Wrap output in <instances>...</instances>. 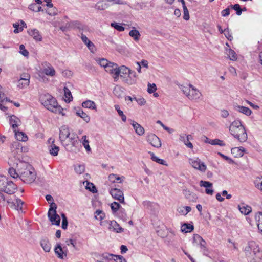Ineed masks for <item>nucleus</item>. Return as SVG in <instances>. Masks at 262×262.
Wrapping results in <instances>:
<instances>
[{
    "instance_id": "1",
    "label": "nucleus",
    "mask_w": 262,
    "mask_h": 262,
    "mask_svg": "<svg viewBox=\"0 0 262 262\" xmlns=\"http://www.w3.org/2000/svg\"><path fill=\"white\" fill-rule=\"evenodd\" d=\"M27 147H23L18 142L12 144L11 156L8 160L10 166H17L19 179L26 183H32L36 179L34 169L24 160V152L27 151Z\"/></svg>"
},
{
    "instance_id": "2",
    "label": "nucleus",
    "mask_w": 262,
    "mask_h": 262,
    "mask_svg": "<svg viewBox=\"0 0 262 262\" xmlns=\"http://www.w3.org/2000/svg\"><path fill=\"white\" fill-rule=\"evenodd\" d=\"M39 101L41 104L49 111L58 114L64 115L63 109L58 105L56 99L49 94H42L40 95Z\"/></svg>"
},
{
    "instance_id": "3",
    "label": "nucleus",
    "mask_w": 262,
    "mask_h": 262,
    "mask_svg": "<svg viewBox=\"0 0 262 262\" xmlns=\"http://www.w3.org/2000/svg\"><path fill=\"white\" fill-rule=\"evenodd\" d=\"M16 185L12 181H9L6 177L0 176V199L5 202L6 200L3 192L8 194L14 193L16 190Z\"/></svg>"
},
{
    "instance_id": "4",
    "label": "nucleus",
    "mask_w": 262,
    "mask_h": 262,
    "mask_svg": "<svg viewBox=\"0 0 262 262\" xmlns=\"http://www.w3.org/2000/svg\"><path fill=\"white\" fill-rule=\"evenodd\" d=\"M59 139L64 145L71 143L74 146L77 142L76 136L71 134L69 128L65 125L61 126L60 128Z\"/></svg>"
},
{
    "instance_id": "5",
    "label": "nucleus",
    "mask_w": 262,
    "mask_h": 262,
    "mask_svg": "<svg viewBox=\"0 0 262 262\" xmlns=\"http://www.w3.org/2000/svg\"><path fill=\"white\" fill-rule=\"evenodd\" d=\"M181 90L190 100H196L201 96V92L191 84L181 85Z\"/></svg>"
},
{
    "instance_id": "6",
    "label": "nucleus",
    "mask_w": 262,
    "mask_h": 262,
    "mask_svg": "<svg viewBox=\"0 0 262 262\" xmlns=\"http://www.w3.org/2000/svg\"><path fill=\"white\" fill-rule=\"evenodd\" d=\"M260 247L259 245L254 241H249L246 245L243 247V250L245 253L247 260L253 256V255L256 253Z\"/></svg>"
},
{
    "instance_id": "7",
    "label": "nucleus",
    "mask_w": 262,
    "mask_h": 262,
    "mask_svg": "<svg viewBox=\"0 0 262 262\" xmlns=\"http://www.w3.org/2000/svg\"><path fill=\"white\" fill-rule=\"evenodd\" d=\"M48 212V217L52 225L59 226L60 223V217L56 213V204L52 202L50 206Z\"/></svg>"
},
{
    "instance_id": "8",
    "label": "nucleus",
    "mask_w": 262,
    "mask_h": 262,
    "mask_svg": "<svg viewBox=\"0 0 262 262\" xmlns=\"http://www.w3.org/2000/svg\"><path fill=\"white\" fill-rule=\"evenodd\" d=\"M189 163L195 169L201 172H205L207 169L205 164L202 162L198 157L189 158Z\"/></svg>"
},
{
    "instance_id": "9",
    "label": "nucleus",
    "mask_w": 262,
    "mask_h": 262,
    "mask_svg": "<svg viewBox=\"0 0 262 262\" xmlns=\"http://www.w3.org/2000/svg\"><path fill=\"white\" fill-rule=\"evenodd\" d=\"M40 72L51 77L56 75V71L51 63L43 62L41 63Z\"/></svg>"
},
{
    "instance_id": "10",
    "label": "nucleus",
    "mask_w": 262,
    "mask_h": 262,
    "mask_svg": "<svg viewBox=\"0 0 262 262\" xmlns=\"http://www.w3.org/2000/svg\"><path fill=\"white\" fill-rule=\"evenodd\" d=\"M132 72L133 71L124 66L118 67L117 71H116V76H114V78L117 80L120 75V77L124 79L128 74L132 73Z\"/></svg>"
},
{
    "instance_id": "11",
    "label": "nucleus",
    "mask_w": 262,
    "mask_h": 262,
    "mask_svg": "<svg viewBox=\"0 0 262 262\" xmlns=\"http://www.w3.org/2000/svg\"><path fill=\"white\" fill-rule=\"evenodd\" d=\"M101 225H108V228L110 230L120 233L123 231V229L120 227L119 225L114 220L113 221H104L101 223Z\"/></svg>"
},
{
    "instance_id": "12",
    "label": "nucleus",
    "mask_w": 262,
    "mask_h": 262,
    "mask_svg": "<svg viewBox=\"0 0 262 262\" xmlns=\"http://www.w3.org/2000/svg\"><path fill=\"white\" fill-rule=\"evenodd\" d=\"M193 243L195 245L199 246L202 252L207 251L205 241L204 240L199 234H194L193 237Z\"/></svg>"
},
{
    "instance_id": "13",
    "label": "nucleus",
    "mask_w": 262,
    "mask_h": 262,
    "mask_svg": "<svg viewBox=\"0 0 262 262\" xmlns=\"http://www.w3.org/2000/svg\"><path fill=\"white\" fill-rule=\"evenodd\" d=\"M54 251L59 258L64 259L67 256V248L66 247H62L60 243L56 244Z\"/></svg>"
},
{
    "instance_id": "14",
    "label": "nucleus",
    "mask_w": 262,
    "mask_h": 262,
    "mask_svg": "<svg viewBox=\"0 0 262 262\" xmlns=\"http://www.w3.org/2000/svg\"><path fill=\"white\" fill-rule=\"evenodd\" d=\"M147 142L152 146L156 148H160L161 146L160 139L155 134H149L146 137Z\"/></svg>"
},
{
    "instance_id": "15",
    "label": "nucleus",
    "mask_w": 262,
    "mask_h": 262,
    "mask_svg": "<svg viewBox=\"0 0 262 262\" xmlns=\"http://www.w3.org/2000/svg\"><path fill=\"white\" fill-rule=\"evenodd\" d=\"M110 193L114 199L118 200L120 203H124L123 192L120 189L113 188L110 190Z\"/></svg>"
},
{
    "instance_id": "16",
    "label": "nucleus",
    "mask_w": 262,
    "mask_h": 262,
    "mask_svg": "<svg viewBox=\"0 0 262 262\" xmlns=\"http://www.w3.org/2000/svg\"><path fill=\"white\" fill-rule=\"evenodd\" d=\"M6 201H7V203L11 208L17 211L22 210V207L24 204V202L22 201L20 199L17 198L13 201H11L9 199H6Z\"/></svg>"
},
{
    "instance_id": "17",
    "label": "nucleus",
    "mask_w": 262,
    "mask_h": 262,
    "mask_svg": "<svg viewBox=\"0 0 262 262\" xmlns=\"http://www.w3.org/2000/svg\"><path fill=\"white\" fill-rule=\"evenodd\" d=\"M55 140L52 138H50L48 142L50 145L48 146V150L50 154L53 156H56L58 154L59 147L54 144Z\"/></svg>"
},
{
    "instance_id": "18",
    "label": "nucleus",
    "mask_w": 262,
    "mask_h": 262,
    "mask_svg": "<svg viewBox=\"0 0 262 262\" xmlns=\"http://www.w3.org/2000/svg\"><path fill=\"white\" fill-rule=\"evenodd\" d=\"M233 136L241 142H245L247 139V134L244 126L240 127L239 130Z\"/></svg>"
},
{
    "instance_id": "19",
    "label": "nucleus",
    "mask_w": 262,
    "mask_h": 262,
    "mask_svg": "<svg viewBox=\"0 0 262 262\" xmlns=\"http://www.w3.org/2000/svg\"><path fill=\"white\" fill-rule=\"evenodd\" d=\"M102 257L103 259L105 260H113L116 262H126V260L123 257L119 255L104 253L102 254Z\"/></svg>"
},
{
    "instance_id": "20",
    "label": "nucleus",
    "mask_w": 262,
    "mask_h": 262,
    "mask_svg": "<svg viewBox=\"0 0 262 262\" xmlns=\"http://www.w3.org/2000/svg\"><path fill=\"white\" fill-rule=\"evenodd\" d=\"M30 76L28 74L24 75L23 77H21L18 81L17 86L19 89H24L29 85Z\"/></svg>"
},
{
    "instance_id": "21",
    "label": "nucleus",
    "mask_w": 262,
    "mask_h": 262,
    "mask_svg": "<svg viewBox=\"0 0 262 262\" xmlns=\"http://www.w3.org/2000/svg\"><path fill=\"white\" fill-rule=\"evenodd\" d=\"M123 81L129 85L135 84L137 82V75L135 72L133 71L132 73L128 74Z\"/></svg>"
},
{
    "instance_id": "22",
    "label": "nucleus",
    "mask_w": 262,
    "mask_h": 262,
    "mask_svg": "<svg viewBox=\"0 0 262 262\" xmlns=\"http://www.w3.org/2000/svg\"><path fill=\"white\" fill-rule=\"evenodd\" d=\"M212 183L208 181L201 180L200 182V186L206 188L205 192L207 194L212 195L214 192L212 189Z\"/></svg>"
},
{
    "instance_id": "23",
    "label": "nucleus",
    "mask_w": 262,
    "mask_h": 262,
    "mask_svg": "<svg viewBox=\"0 0 262 262\" xmlns=\"http://www.w3.org/2000/svg\"><path fill=\"white\" fill-rule=\"evenodd\" d=\"M243 126L239 120H236L234 121L229 127L230 133L231 135H233L237 132V130H239L240 127H242Z\"/></svg>"
},
{
    "instance_id": "24",
    "label": "nucleus",
    "mask_w": 262,
    "mask_h": 262,
    "mask_svg": "<svg viewBox=\"0 0 262 262\" xmlns=\"http://www.w3.org/2000/svg\"><path fill=\"white\" fill-rule=\"evenodd\" d=\"M28 33L36 41H41L42 40V36L38 30L31 29L28 30Z\"/></svg>"
},
{
    "instance_id": "25",
    "label": "nucleus",
    "mask_w": 262,
    "mask_h": 262,
    "mask_svg": "<svg viewBox=\"0 0 262 262\" xmlns=\"http://www.w3.org/2000/svg\"><path fill=\"white\" fill-rule=\"evenodd\" d=\"M9 123L14 132H15L16 128L20 125L21 121L18 117L14 115H12L10 116Z\"/></svg>"
},
{
    "instance_id": "26",
    "label": "nucleus",
    "mask_w": 262,
    "mask_h": 262,
    "mask_svg": "<svg viewBox=\"0 0 262 262\" xmlns=\"http://www.w3.org/2000/svg\"><path fill=\"white\" fill-rule=\"evenodd\" d=\"M81 39L82 41L86 45L88 49L90 50L92 53H95L96 51V48L94 43L91 41L87 37L84 35L81 34Z\"/></svg>"
},
{
    "instance_id": "27",
    "label": "nucleus",
    "mask_w": 262,
    "mask_h": 262,
    "mask_svg": "<svg viewBox=\"0 0 262 262\" xmlns=\"http://www.w3.org/2000/svg\"><path fill=\"white\" fill-rule=\"evenodd\" d=\"M130 124L132 125L136 133L139 136H142L145 133L144 128L139 123L133 120H130Z\"/></svg>"
},
{
    "instance_id": "28",
    "label": "nucleus",
    "mask_w": 262,
    "mask_h": 262,
    "mask_svg": "<svg viewBox=\"0 0 262 262\" xmlns=\"http://www.w3.org/2000/svg\"><path fill=\"white\" fill-rule=\"evenodd\" d=\"M248 262H262V250L260 248L253 255V256L250 257Z\"/></svg>"
},
{
    "instance_id": "29",
    "label": "nucleus",
    "mask_w": 262,
    "mask_h": 262,
    "mask_svg": "<svg viewBox=\"0 0 262 262\" xmlns=\"http://www.w3.org/2000/svg\"><path fill=\"white\" fill-rule=\"evenodd\" d=\"M117 64L113 62H110L106 67H105V70L107 72L112 74L114 77V76H116V71H117Z\"/></svg>"
},
{
    "instance_id": "30",
    "label": "nucleus",
    "mask_w": 262,
    "mask_h": 262,
    "mask_svg": "<svg viewBox=\"0 0 262 262\" xmlns=\"http://www.w3.org/2000/svg\"><path fill=\"white\" fill-rule=\"evenodd\" d=\"M234 110L246 116H250L252 113L251 110L249 109L248 107L241 105H235L234 106Z\"/></svg>"
},
{
    "instance_id": "31",
    "label": "nucleus",
    "mask_w": 262,
    "mask_h": 262,
    "mask_svg": "<svg viewBox=\"0 0 262 262\" xmlns=\"http://www.w3.org/2000/svg\"><path fill=\"white\" fill-rule=\"evenodd\" d=\"M191 138H192V136L190 135H186L183 134L180 135V140L183 142H184L186 146H187L189 148H192L193 145L189 141V139Z\"/></svg>"
},
{
    "instance_id": "32",
    "label": "nucleus",
    "mask_w": 262,
    "mask_h": 262,
    "mask_svg": "<svg viewBox=\"0 0 262 262\" xmlns=\"http://www.w3.org/2000/svg\"><path fill=\"white\" fill-rule=\"evenodd\" d=\"M238 209L241 213L244 215L249 214L252 211L251 207L244 203L239 204L238 205Z\"/></svg>"
},
{
    "instance_id": "33",
    "label": "nucleus",
    "mask_w": 262,
    "mask_h": 262,
    "mask_svg": "<svg viewBox=\"0 0 262 262\" xmlns=\"http://www.w3.org/2000/svg\"><path fill=\"white\" fill-rule=\"evenodd\" d=\"M108 180L112 183H121L125 179L124 177H119L117 174L112 173L108 176Z\"/></svg>"
},
{
    "instance_id": "34",
    "label": "nucleus",
    "mask_w": 262,
    "mask_h": 262,
    "mask_svg": "<svg viewBox=\"0 0 262 262\" xmlns=\"http://www.w3.org/2000/svg\"><path fill=\"white\" fill-rule=\"evenodd\" d=\"M254 218L259 231L262 232V212H258L255 213Z\"/></svg>"
},
{
    "instance_id": "35",
    "label": "nucleus",
    "mask_w": 262,
    "mask_h": 262,
    "mask_svg": "<svg viewBox=\"0 0 262 262\" xmlns=\"http://www.w3.org/2000/svg\"><path fill=\"white\" fill-rule=\"evenodd\" d=\"M245 151V149L242 147H234L231 149V153L235 157H242Z\"/></svg>"
},
{
    "instance_id": "36",
    "label": "nucleus",
    "mask_w": 262,
    "mask_h": 262,
    "mask_svg": "<svg viewBox=\"0 0 262 262\" xmlns=\"http://www.w3.org/2000/svg\"><path fill=\"white\" fill-rule=\"evenodd\" d=\"M80 141L87 152H89L91 151V148L89 145V141L88 139V137L86 135L83 136L80 140Z\"/></svg>"
},
{
    "instance_id": "37",
    "label": "nucleus",
    "mask_w": 262,
    "mask_h": 262,
    "mask_svg": "<svg viewBox=\"0 0 262 262\" xmlns=\"http://www.w3.org/2000/svg\"><path fill=\"white\" fill-rule=\"evenodd\" d=\"M191 210L190 206H180L177 209L178 212L182 215H187Z\"/></svg>"
},
{
    "instance_id": "38",
    "label": "nucleus",
    "mask_w": 262,
    "mask_h": 262,
    "mask_svg": "<svg viewBox=\"0 0 262 262\" xmlns=\"http://www.w3.org/2000/svg\"><path fill=\"white\" fill-rule=\"evenodd\" d=\"M40 245L43 248V250L46 252H50L51 250V244L47 239H43L40 241Z\"/></svg>"
},
{
    "instance_id": "39",
    "label": "nucleus",
    "mask_w": 262,
    "mask_h": 262,
    "mask_svg": "<svg viewBox=\"0 0 262 262\" xmlns=\"http://www.w3.org/2000/svg\"><path fill=\"white\" fill-rule=\"evenodd\" d=\"M10 167L9 169L8 172L11 177L13 178H19V176L18 174V171L17 169V166L15 165V166H10Z\"/></svg>"
},
{
    "instance_id": "40",
    "label": "nucleus",
    "mask_w": 262,
    "mask_h": 262,
    "mask_svg": "<svg viewBox=\"0 0 262 262\" xmlns=\"http://www.w3.org/2000/svg\"><path fill=\"white\" fill-rule=\"evenodd\" d=\"M114 94L118 98H122L124 95V91L123 88L117 85L113 90Z\"/></svg>"
},
{
    "instance_id": "41",
    "label": "nucleus",
    "mask_w": 262,
    "mask_h": 262,
    "mask_svg": "<svg viewBox=\"0 0 262 262\" xmlns=\"http://www.w3.org/2000/svg\"><path fill=\"white\" fill-rule=\"evenodd\" d=\"M82 106L83 107L92 109V110H96V105L95 103L91 100H86L83 102L82 103Z\"/></svg>"
},
{
    "instance_id": "42",
    "label": "nucleus",
    "mask_w": 262,
    "mask_h": 262,
    "mask_svg": "<svg viewBox=\"0 0 262 262\" xmlns=\"http://www.w3.org/2000/svg\"><path fill=\"white\" fill-rule=\"evenodd\" d=\"M15 135L16 138L17 140L20 141H26L28 139V137L27 135L24 134L23 132L16 131V129L15 130Z\"/></svg>"
},
{
    "instance_id": "43",
    "label": "nucleus",
    "mask_w": 262,
    "mask_h": 262,
    "mask_svg": "<svg viewBox=\"0 0 262 262\" xmlns=\"http://www.w3.org/2000/svg\"><path fill=\"white\" fill-rule=\"evenodd\" d=\"M226 54L228 56L230 59L233 61H235L237 59V56L235 51L231 49H226Z\"/></svg>"
},
{
    "instance_id": "44",
    "label": "nucleus",
    "mask_w": 262,
    "mask_h": 262,
    "mask_svg": "<svg viewBox=\"0 0 262 262\" xmlns=\"http://www.w3.org/2000/svg\"><path fill=\"white\" fill-rule=\"evenodd\" d=\"M181 230L182 232H190L193 230V226L190 224L185 223L182 225Z\"/></svg>"
},
{
    "instance_id": "45",
    "label": "nucleus",
    "mask_w": 262,
    "mask_h": 262,
    "mask_svg": "<svg viewBox=\"0 0 262 262\" xmlns=\"http://www.w3.org/2000/svg\"><path fill=\"white\" fill-rule=\"evenodd\" d=\"M149 153L150 155L151 159L153 161L163 165H167L166 162L164 160L159 158L158 157L155 156L153 152H149Z\"/></svg>"
},
{
    "instance_id": "46",
    "label": "nucleus",
    "mask_w": 262,
    "mask_h": 262,
    "mask_svg": "<svg viewBox=\"0 0 262 262\" xmlns=\"http://www.w3.org/2000/svg\"><path fill=\"white\" fill-rule=\"evenodd\" d=\"M129 35L133 37L134 39L138 41L139 40L140 37L141 36L139 31L137 30L134 29L130 31L129 32Z\"/></svg>"
},
{
    "instance_id": "47",
    "label": "nucleus",
    "mask_w": 262,
    "mask_h": 262,
    "mask_svg": "<svg viewBox=\"0 0 262 262\" xmlns=\"http://www.w3.org/2000/svg\"><path fill=\"white\" fill-rule=\"evenodd\" d=\"M76 115L82 118L86 122H89L90 121V117L82 110L77 111L76 113Z\"/></svg>"
},
{
    "instance_id": "48",
    "label": "nucleus",
    "mask_w": 262,
    "mask_h": 262,
    "mask_svg": "<svg viewBox=\"0 0 262 262\" xmlns=\"http://www.w3.org/2000/svg\"><path fill=\"white\" fill-rule=\"evenodd\" d=\"M74 170L78 174H81L85 170V166L83 164H76L74 165Z\"/></svg>"
},
{
    "instance_id": "49",
    "label": "nucleus",
    "mask_w": 262,
    "mask_h": 262,
    "mask_svg": "<svg viewBox=\"0 0 262 262\" xmlns=\"http://www.w3.org/2000/svg\"><path fill=\"white\" fill-rule=\"evenodd\" d=\"M207 140H208V143L211 145H218L221 146H225L224 142L220 139H215L211 140L210 139H207Z\"/></svg>"
},
{
    "instance_id": "50",
    "label": "nucleus",
    "mask_w": 262,
    "mask_h": 262,
    "mask_svg": "<svg viewBox=\"0 0 262 262\" xmlns=\"http://www.w3.org/2000/svg\"><path fill=\"white\" fill-rule=\"evenodd\" d=\"M28 8L30 10L35 12L42 11L41 7L37 4L32 3L29 6Z\"/></svg>"
},
{
    "instance_id": "51",
    "label": "nucleus",
    "mask_w": 262,
    "mask_h": 262,
    "mask_svg": "<svg viewBox=\"0 0 262 262\" xmlns=\"http://www.w3.org/2000/svg\"><path fill=\"white\" fill-rule=\"evenodd\" d=\"M65 101L70 102L72 100V96L71 91L67 87L64 88Z\"/></svg>"
},
{
    "instance_id": "52",
    "label": "nucleus",
    "mask_w": 262,
    "mask_h": 262,
    "mask_svg": "<svg viewBox=\"0 0 262 262\" xmlns=\"http://www.w3.org/2000/svg\"><path fill=\"white\" fill-rule=\"evenodd\" d=\"M96 61L101 67H103L104 69L110 63V62L105 58H97Z\"/></svg>"
},
{
    "instance_id": "53",
    "label": "nucleus",
    "mask_w": 262,
    "mask_h": 262,
    "mask_svg": "<svg viewBox=\"0 0 262 262\" xmlns=\"http://www.w3.org/2000/svg\"><path fill=\"white\" fill-rule=\"evenodd\" d=\"M114 107L118 115L121 117L122 121L125 122L126 121V117L124 114L123 111L120 110V106L118 105H115Z\"/></svg>"
},
{
    "instance_id": "54",
    "label": "nucleus",
    "mask_w": 262,
    "mask_h": 262,
    "mask_svg": "<svg viewBox=\"0 0 262 262\" xmlns=\"http://www.w3.org/2000/svg\"><path fill=\"white\" fill-rule=\"evenodd\" d=\"M254 185L256 188L262 191V177H257L254 181Z\"/></svg>"
},
{
    "instance_id": "55",
    "label": "nucleus",
    "mask_w": 262,
    "mask_h": 262,
    "mask_svg": "<svg viewBox=\"0 0 262 262\" xmlns=\"http://www.w3.org/2000/svg\"><path fill=\"white\" fill-rule=\"evenodd\" d=\"M95 217L98 220L101 221L105 217L104 213L100 210H97L95 212Z\"/></svg>"
},
{
    "instance_id": "56",
    "label": "nucleus",
    "mask_w": 262,
    "mask_h": 262,
    "mask_svg": "<svg viewBox=\"0 0 262 262\" xmlns=\"http://www.w3.org/2000/svg\"><path fill=\"white\" fill-rule=\"evenodd\" d=\"M111 26L114 28L116 30L119 31H123L125 29L124 27L120 25L119 24L114 22L111 24Z\"/></svg>"
},
{
    "instance_id": "57",
    "label": "nucleus",
    "mask_w": 262,
    "mask_h": 262,
    "mask_svg": "<svg viewBox=\"0 0 262 262\" xmlns=\"http://www.w3.org/2000/svg\"><path fill=\"white\" fill-rule=\"evenodd\" d=\"M19 53L25 57H28L29 52L25 49L24 45L19 46Z\"/></svg>"
},
{
    "instance_id": "58",
    "label": "nucleus",
    "mask_w": 262,
    "mask_h": 262,
    "mask_svg": "<svg viewBox=\"0 0 262 262\" xmlns=\"http://www.w3.org/2000/svg\"><path fill=\"white\" fill-rule=\"evenodd\" d=\"M157 90V86L155 83H148L147 85V92L149 94L154 93Z\"/></svg>"
},
{
    "instance_id": "59",
    "label": "nucleus",
    "mask_w": 262,
    "mask_h": 262,
    "mask_svg": "<svg viewBox=\"0 0 262 262\" xmlns=\"http://www.w3.org/2000/svg\"><path fill=\"white\" fill-rule=\"evenodd\" d=\"M106 7L107 5L105 3L101 2H98L95 6L96 9L100 10H104Z\"/></svg>"
},
{
    "instance_id": "60",
    "label": "nucleus",
    "mask_w": 262,
    "mask_h": 262,
    "mask_svg": "<svg viewBox=\"0 0 262 262\" xmlns=\"http://www.w3.org/2000/svg\"><path fill=\"white\" fill-rule=\"evenodd\" d=\"M120 207V204L116 202H114L111 204V208L114 212H117Z\"/></svg>"
},
{
    "instance_id": "61",
    "label": "nucleus",
    "mask_w": 262,
    "mask_h": 262,
    "mask_svg": "<svg viewBox=\"0 0 262 262\" xmlns=\"http://www.w3.org/2000/svg\"><path fill=\"white\" fill-rule=\"evenodd\" d=\"M231 7L236 11V14L238 16L242 14V10L241 9L240 5L238 4L232 5Z\"/></svg>"
},
{
    "instance_id": "62",
    "label": "nucleus",
    "mask_w": 262,
    "mask_h": 262,
    "mask_svg": "<svg viewBox=\"0 0 262 262\" xmlns=\"http://www.w3.org/2000/svg\"><path fill=\"white\" fill-rule=\"evenodd\" d=\"M13 26L15 29L14 30L15 33H18L23 31V28L20 27V24L18 23L13 24Z\"/></svg>"
},
{
    "instance_id": "63",
    "label": "nucleus",
    "mask_w": 262,
    "mask_h": 262,
    "mask_svg": "<svg viewBox=\"0 0 262 262\" xmlns=\"http://www.w3.org/2000/svg\"><path fill=\"white\" fill-rule=\"evenodd\" d=\"M136 101L138 104L141 106L144 105L146 103L145 99L142 97H138L137 99H136Z\"/></svg>"
},
{
    "instance_id": "64",
    "label": "nucleus",
    "mask_w": 262,
    "mask_h": 262,
    "mask_svg": "<svg viewBox=\"0 0 262 262\" xmlns=\"http://www.w3.org/2000/svg\"><path fill=\"white\" fill-rule=\"evenodd\" d=\"M62 75L65 77L70 78L73 75V72L69 70H65L62 72Z\"/></svg>"
}]
</instances>
